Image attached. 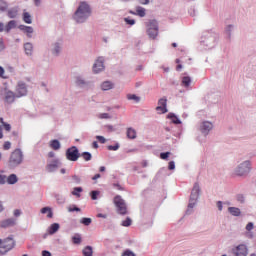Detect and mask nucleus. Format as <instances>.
<instances>
[{"label":"nucleus","mask_w":256,"mask_h":256,"mask_svg":"<svg viewBox=\"0 0 256 256\" xmlns=\"http://www.w3.org/2000/svg\"><path fill=\"white\" fill-rule=\"evenodd\" d=\"M199 197H201V186H199V182H195L191 190L189 203L185 215H193V209L197 205Z\"/></svg>","instance_id":"1"},{"label":"nucleus","mask_w":256,"mask_h":256,"mask_svg":"<svg viewBox=\"0 0 256 256\" xmlns=\"http://www.w3.org/2000/svg\"><path fill=\"white\" fill-rule=\"evenodd\" d=\"M89 15H91L89 4L87 2H81L74 14V19L77 23H85Z\"/></svg>","instance_id":"2"},{"label":"nucleus","mask_w":256,"mask_h":256,"mask_svg":"<svg viewBox=\"0 0 256 256\" xmlns=\"http://www.w3.org/2000/svg\"><path fill=\"white\" fill-rule=\"evenodd\" d=\"M219 39V34L214 32H206L202 36L201 45L207 47L208 49H213L217 45V40Z\"/></svg>","instance_id":"3"},{"label":"nucleus","mask_w":256,"mask_h":256,"mask_svg":"<svg viewBox=\"0 0 256 256\" xmlns=\"http://www.w3.org/2000/svg\"><path fill=\"white\" fill-rule=\"evenodd\" d=\"M23 160H24L23 151L20 148H16L10 154L8 165L10 167H19V165L23 163Z\"/></svg>","instance_id":"4"},{"label":"nucleus","mask_w":256,"mask_h":256,"mask_svg":"<svg viewBox=\"0 0 256 256\" xmlns=\"http://www.w3.org/2000/svg\"><path fill=\"white\" fill-rule=\"evenodd\" d=\"M251 173V161L246 160L237 165L234 169V175L237 177H247Z\"/></svg>","instance_id":"5"},{"label":"nucleus","mask_w":256,"mask_h":256,"mask_svg":"<svg viewBox=\"0 0 256 256\" xmlns=\"http://www.w3.org/2000/svg\"><path fill=\"white\" fill-rule=\"evenodd\" d=\"M12 249H15V240L12 237H8L2 240V246H0V255H6Z\"/></svg>","instance_id":"6"},{"label":"nucleus","mask_w":256,"mask_h":256,"mask_svg":"<svg viewBox=\"0 0 256 256\" xmlns=\"http://www.w3.org/2000/svg\"><path fill=\"white\" fill-rule=\"evenodd\" d=\"M114 205L119 215H127V204L121 196L117 195L114 197Z\"/></svg>","instance_id":"7"},{"label":"nucleus","mask_w":256,"mask_h":256,"mask_svg":"<svg viewBox=\"0 0 256 256\" xmlns=\"http://www.w3.org/2000/svg\"><path fill=\"white\" fill-rule=\"evenodd\" d=\"M2 99L4 101V103H7V105H11L12 103H15V99H17V95L15 94V92L5 88L2 91Z\"/></svg>","instance_id":"8"},{"label":"nucleus","mask_w":256,"mask_h":256,"mask_svg":"<svg viewBox=\"0 0 256 256\" xmlns=\"http://www.w3.org/2000/svg\"><path fill=\"white\" fill-rule=\"evenodd\" d=\"M147 34L150 39H155L159 35V25L157 21L152 20L148 24Z\"/></svg>","instance_id":"9"},{"label":"nucleus","mask_w":256,"mask_h":256,"mask_svg":"<svg viewBox=\"0 0 256 256\" xmlns=\"http://www.w3.org/2000/svg\"><path fill=\"white\" fill-rule=\"evenodd\" d=\"M79 157H81V154H79V149H77L75 146L67 149L66 159H68V161H77Z\"/></svg>","instance_id":"10"},{"label":"nucleus","mask_w":256,"mask_h":256,"mask_svg":"<svg viewBox=\"0 0 256 256\" xmlns=\"http://www.w3.org/2000/svg\"><path fill=\"white\" fill-rule=\"evenodd\" d=\"M14 94H16L17 99L25 97L27 95V84L18 82Z\"/></svg>","instance_id":"11"},{"label":"nucleus","mask_w":256,"mask_h":256,"mask_svg":"<svg viewBox=\"0 0 256 256\" xmlns=\"http://www.w3.org/2000/svg\"><path fill=\"white\" fill-rule=\"evenodd\" d=\"M212 130H213V123H211L210 121H204L200 124V132L205 137H207V135H209L210 131Z\"/></svg>","instance_id":"12"},{"label":"nucleus","mask_w":256,"mask_h":256,"mask_svg":"<svg viewBox=\"0 0 256 256\" xmlns=\"http://www.w3.org/2000/svg\"><path fill=\"white\" fill-rule=\"evenodd\" d=\"M249 255V248H247V245L240 244L236 247V253L235 256H246Z\"/></svg>","instance_id":"13"},{"label":"nucleus","mask_w":256,"mask_h":256,"mask_svg":"<svg viewBox=\"0 0 256 256\" xmlns=\"http://www.w3.org/2000/svg\"><path fill=\"white\" fill-rule=\"evenodd\" d=\"M105 69V66L103 65V58H98L96 62L93 65V71L94 73H101Z\"/></svg>","instance_id":"14"},{"label":"nucleus","mask_w":256,"mask_h":256,"mask_svg":"<svg viewBox=\"0 0 256 256\" xmlns=\"http://www.w3.org/2000/svg\"><path fill=\"white\" fill-rule=\"evenodd\" d=\"M16 223H17V221L15 219L8 218V219L0 222V227L2 229H7L8 227H15Z\"/></svg>","instance_id":"15"},{"label":"nucleus","mask_w":256,"mask_h":256,"mask_svg":"<svg viewBox=\"0 0 256 256\" xmlns=\"http://www.w3.org/2000/svg\"><path fill=\"white\" fill-rule=\"evenodd\" d=\"M57 167H59V160H54L46 166V169L48 173H53Z\"/></svg>","instance_id":"16"},{"label":"nucleus","mask_w":256,"mask_h":256,"mask_svg":"<svg viewBox=\"0 0 256 256\" xmlns=\"http://www.w3.org/2000/svg\"><path fill=\"white\" fill-rule=\"evenodd\" d=\"M228 213H230L232 217H241V209L238 207H228Z\"/></svg>","instance_id":"17"},{"label":"nucleus","mask_w":256,"mask_h":256,"mask_svg":"<svg viewBox=\"0 0 256 256\" xmlns=\"http://www.w3.org/2000/svg\"><path fill=\"white\" fill-rule=\"evenodd\" d=\"M167 119H170L174 125H181V119L175 113H169Z\"/></svg>","instance_id":"18"},{"label":"nucleus","mask_w":256,"mask_h":256,"mask_svg":"<svg viewBox=\"0 0 256 256\" xmlns=\"http://www.w3.org/2000/svg\"><path fill=\"white\" fill-rule=\"evenodd\" d=\"M59 223H53L49 228H48V233L49 235H55L59 231Z\"/></svg>","instance_id":"19"},{"label":"nucleus","mask_w":256,"mask_h":256,"mask_svg":"<svg viewBox=\"0 0 256 256\" xmlns=\"http://www.w3.org/2000/svg\"><path fill=\"white\" fill-rule=\"evenodd\" d=\"M15 27H17V21L11 20L7 25H5V32L9 33V31H11V29H15Z\"/></svg>","instance_id":"20"},{"label":"nucleus","mask_w":256,"mask_h":256,"mask_svg":"<svg viewBox=\"0 0 256 256\" xmlns=\"http://www.w3.org/2000/svg\"><path fill=\"white\" fill-rule=\"evenodd\" d=\"M233 29H235V26L233 24H229V25L226 26L225 35H226L227 39H231Z\"/></svg>","instance_id":"21"},{"label":"nucleus","mask_w":256,"mask_h":256,"mask_svg":"<svg viewBox=\"0 0 256 256\" xmlns=\"http://www.w3.org/2000/svg\"><path fill=\"white\" fill-rule=\"evenodd\" d=\"M19 181V178H17L16 174H11L7 177V183L8 185H15Z\"/></svg>","instance_id":"22"},{"label":"nucleus","mask_w":256,"mask_h":256,"mask_svg":"<svg viewBox=\"0 0 256 256\" xmlns=\"http://www.w3.org/2000/svg\"><path fill=\"white\" fill-rule=\"evenodd\" d=\"M49 145L54 151H59V149H61V143L59 140H52Z\"/></svg>","instance_id":"23"},{"label":"nucleus","mask_w":256,"mask_h":256,"mask_svg":"<svg viewBox=\"0 0 256 256\" xmlns=\"http://www.w3.org/2000/svg\"><path fill=\"white\" fill-rule=\"evenodd\" d=\"M126 135L128 139H137V131H135L133 128H128Z\"/></svg>","instance_id":"24"},{"label":"nucleus","mask_w":256,"mask_h":256,"mask_svg":"<svg viewBox=\"0 0 256 256\" xmlns=\"http://www.w3.org/2000/svg\"><path fill=\"white\" fill-rule=\"evenodd\" d=\"M24 51L26 55H33V44L31 43L24 44Z\"/></svg>","instance_id":"25"},{"label":"nucleus","mask_w":256,"mask_h":256,"mask_svg":"<svg viewBox=\"0 0 256 256\" xmlns=\"http://www.w3.org/2000/svg\"><path fill=\"white\" fill-rule=\"evenodd\" d=\"M41 213L43 215H45V213L47 214L48 219H52L53 218V211L51 210V207H44L41 209Z\"/></svg>","instance_id":"26"},{"label":"nucleus","mask_w":256,"mask_h":256,"mask_svg":"<svg viewBox=\"0 0 256 256\" xmlns=\"http://www.w3.org/2000/svg\"><path fill=\"white\" fill-rule=\"evenodd\" d=\"M169 110H167V98L164 97L161 99V113L165 114L167 113Z\"/></svg>","instance_id":"27"},{"label":"nucleus","mask_w":256,"mask_h":256,"mask_svg":"<svg viewBox=\"0 0 256 256\" xmlns=\"http://www.w3.org/2000/svg\"><path fill=\"white\" fill-rule=\"evenodd\" d=\"M23 21H24V23H27L28 25H31L33 23V20L31 18V14H29V12H24L23 13Z\"/></svg>","instance_id":"28"},{"label":"nucleus","mask_w":256,"mask_h":256,"mask_svg":"<svg viewBox=\"0 0 256 256\" xmlns=\"http://www.w3.org/2000/svg\"><path fill=\"white\" fill-rule=\"evenodd\" d=\"M19 29L24 31V33H27V35H31V33H33V27L31 26L20 25Z\"/></svg>","instance_id":"29"},{"label":"nucleus","mask_w":256,"mask_h":256,"mask_svg":"<svg viewBox=\"0 0 256 256\" xmlns=\"http://www.w3.org/2000/svg\"><path fill=\"white\" fill-rule=\"evenodd\" d=\"M112 87H113V83H111L109 81H105L101 85L102 91H109V90H111Z\"/></svg>","instance_id":"30"},{"label":"nucleus","mask_w":256,"mask_h":256,"mask_svg":"<svg viewBox=\"0 0 256 256\" xmlns=\"http://www.w3.org/2000/svg\"><path fill=\"white\" fill-rule=\"evenodd\" d=\"M136 15H138V17H145V15H146L145 8H143L141 6H137L136 7Z\"/></svg>","instance_id":"31"},{"label":"nucleus","mask_w":256,"mask_h":256,"mask_svg":"<svg viewBox=\"0 0 256 256\" xmlns=\"http://www.w3.org/2000/svg\"><path fill=\"white\" fill-rule=\"evenodd\" d=\"M83 255L84 256H93V247L91 246H86L84 249H83Z\"/></svg>","instance_id":"32"},{"label":"nucleus","mask_w":256,"mask_h":256,"mask_svg":"<svg viewBox=\"0 0 256 256\" xmlns=\"http://www.w3.org/2000/svg\"><path fill=\"white\" fill-rule=\"evenodd\" d=\"M182 85H183L184 87H189V86L191 85V77H189V76H184V77L182 78Z\"/></svg>","instance_id":"33"},{"label":"nucleus","mask_w":256,"mask_h":256,"mask_svg":"<svg viewBox=\"0 0 256 256\" xmlns=\"http://www.w3.org/2000/svg\"><path fill=\"white\" fill-rule=\"evenodd\" d=\"M17 15H18V11H17V9H15V8H12V9H10V10L8 11V17H9L10 19H15V17H17Z\"/></svg>","instance_id":"34"},{"label":"nucleus","mask_w":256,"mask_h":256,"mask_svg":"<svg viewBox=\"0 0 256 256\" xmlns=\"http://www.w3.org/2000/svg\"><path fill=\"white\" fill-rule=\"evenodd\" d=\"M80 157H82L83 159H84V161H91V159H92V155H91V153H89V152H83L81 155H80Z\"/></svg>","instance_id":"35"},{"label":"nucleus","mask_w":256,"mask_h":256,"mask_svg":"<svg viewBox=\"0 0 256 256\" xmlns=\"http://www.w3.org/2000/svg\"><path fill=\"white\" fill-rule=\"evenodd\" d=\"M72 241L74 243V245H80L81 243V235L76 234L72 237Z\"/></svg>","instance_id":"36"},{"label":"nucleus","mask_w":256,"mask_h":256,"mask_svg":"<svg viewBox=\"0 0 256 256\" xmlns=\"http://www.w3.org/2000/svg\"><path fill=\"white\" fill-rule=\"evenodd\" d=\"M92 221L93 220L91 218H82L80 220V223H82V225H85L86 227H89V225H91Z\"/></svg>","instance_id":"37"},{"label":"nucleus","mask_w":256,"mask_h":256,"mask_svg":"<svg viewBox=\"0 0 256 256\" xmlns=\"http://www.w3.org/2000/svg\"><path fill=\"white\" fill-rule=\"evenodd\" d=\"M9 5L7 4V1L0 0V11H7V8Z\"/></svg>","instance_id":"38"},{"label":"nucleus","mask_w":256,"mask_h":256,"mask_svg":"<svg viewBox=\"0 0 256 256\" xmlns=\"http://www.w3.org/2000/svg\"><path fill=\"white\" fill-rule=\"evenodd\" d=\"M131 223H133V220L126 218V220L122 221L121 225L122 227H131Z\"/></svg>","instance_id":"39"},{"label":"nucleus","mask_w":256,"mask_h":256,"mask_svg":"<svg viewBox=\"0 0 256 256\" xmlns=\"http://www.w3.org/2000/svg\"><path fill=\"white\" fill-rule=\"evenodd\" d=\"M83 191V188L81 187H76L74 188V190L72 191V195H75L76 197H81V193Z\"/></svg>","instance_id":"40"},{"label":"nucleus","mask_w":256,"mask_h":256,"mask_svg":"<svg viewBox=\"0 0 256 256\" xmlns=\"http://www.w3.org/2000/svg\"><path fill=\"white\" fill-rule=\"evenodd\" d=\"M127 99H129V101H136V103H139V97L135 94H128Z\"/></svg>","instance_id":"41"},{"label":"nucleus","mask_w":256,"mask_h":256,"mask_svg":"<svg viewBox=\"0 0 256 256\" xmlns=\"http://www.w3.org/2000/svg\"><path fill=\"white\" fill-rule=\"evenodd\" d=\"M68 211H69V213H73V211L79 212V211H81V208L77 207L76 205H70V206H68Z\"/></svg>","instance_id":"42"},{"label":"nucleus","mask_w":256,"mask_h":256,"mask_svg":"<svg viewBox=\"0 0 256 256\" xmlns=\"http://www.w3.org/2000/svg\"><path fill=\"white\" fill-rule=\"evenodd\" d=\"M170 155H171V152H162L161 159H163L164 161H167V159H169Z\"/></svg>","instance_id":"43"},{"label":"nucleus","mask_w":256,"mask_h":256,"mask_svg":"<svg viewBox=\"0 0 256 256\" xmlns=\"http://www.w3.org/2000/svg\"><path fill=\"white\" fill-rule=\"evenodd\" d=\"M3 149L4 151H9V149H11V142L9 141L4 142Z\"/></svg>","instance_id":"44"},{"label":"nucleus","mask_w":256,"mask_h":256,"mask_svg":"<svg viewBox=\"0 0 256 256\" xmlns=\"http://www.w3.org/2000/svg\"><path fill=\"white\" fill-rule=\"evenodd\" d=\"M7 183V177L3 174H0V185H5Z\"/></svg>","instance_id":"45"},{"label":"nucleus","mask_w":256,"mask_h":256,"mask_svg":"<svg viewBox=\"0 0 256 256\" xmlns=\"http://www.w3.org/2000/svg\"><path fill=\"white\" fill-rule=\"evenodd\" d=\"M236 199L239 203H245V196H243V194H238Z\"/></svg>","instance_id":"46"},{"label":"nucleus","mask_w":256,"mask_h":256,"mask_svg":"<svg viewBox=\"0 0 256 256\" xmlns=\"http://www.w3.org/2000/svg\"><path fill=\"white\" fill-rule=\"evenodd\" d=\"M168 169L169 171H175V161H170L168 163Z\"/></svg>","instance_id":"47"},{"label":"nucleus","mask_w":256,"mask_h":256,"mask_svg":"<svg viewBox=\"0 0 256 256\" xmlns=\"http://www.w3.org/2000/svg\"><path fill=\"white\" fill-rule=\"evenodd\" d=\"M125 23H127V25H135V20L131 19V18H124Z\"/></svg>","instance_id":"48"},{"label":"nucleus","mask_w":256,"mask_h":256,"mask_svg":"<svg viewBox=\"0 0 256 256\" xmlns=\"http://www.w3.org/2000/svg\"><path fill=\"white\" fill-rule=\"evenodd\" d=\"M122 256H136L131 250H126L123 252Z\"/></svg>","instance_id":"49"},{"label":"nucleus","mask_w":256,"mask_h":256,"mask_svg":"<svg viewBox=\"0 0 256 256\" xmlns=\"http://www.w3.org/2000/svg\"><path fill=\"white\" fill-rule=\"evenodd\" d=\"M97 195H99V191H92V192H91V199H92L93 201H96Z\"/></svg>","instance_id":"50"},{"label":"nucleus","mask_w":256,"mask_h":256,"mask_svg":"<svg viewBox=\"0 0 256 256\" xmlns=\"http://www.w3.org/2000/svg\"><path fill=\"white\" fill-rule=\"evenodd\" d=\"M109 113H102L99 115V119H110Z\"/></svg>","instance_id":"51"},{"label":"nucleus","mask_w":256,"mask_h":256,"mask_svg":"<svg viewBox=\"0 0 256 256\" xmlns=\"http://www.w3.org/2000/svg\"><path fill=\"white\" fill-rule=\"evenodd\" d=\"M109 151H117L119 149V144L108 146Z\"/></svg>","instance_id":"52"},{"label":"nucleus","mask_w":256,"mask_h":256,"mask_svg":"<svg viewBox=\"0 0 256 256\" xmlns=\"http://www.w3.org/2000/svg\"><path fill=\"white\" fill-rule=\"evenodd\" d=\"M253 227H254L253 222H249V223L246 225V231H253Z\"/></svg>","instance_id":"53"},{"label":"nucleus","mask_w":256,"mask_h":256,"mask_svg":"<svg viewBox=\"0 0 256 256\" xmlns=\"http://www.w3.org/2000/svg\"><path fill=\"white\" fill-rule=\"evenodd\" d=\"M59 51H60L59 44H55V47H54V50H53V54L54 55H59Z\"/></svg>","instance_id":"54"},{"label":"nucleus","mask_w":256,"mask_h":256,"mask_svg":"<svg viewBox=\"0 0 256 256\" xmlns=\"http://www.w3.org/2000/svg\"><path fill=\"white\" fill-rule=\"evenodd\" d=\"M96 139H97V141H99V143H106V139H105V137H103V136H96Z\"/></svg>","instance_id":"55"},{"label":"nucleus","mask_w":256,"mask_h":256,"mask_svg":"<svg viewBox=\"0 0 256 256\" xmlns=\"http://www.w3.org/2000/svg\"><path fill=\"white\" fill-rule=\"evenodd\" d=\"M113 187H115L118 191H123V186H121L119 183L112 184Z\"/></svg>","instance_id":"56"},{"label":"nucleus","mask_w":256,"mask_h":256,"mask_svg":"<svg viewBox=\"0 0 256 256\" xmlns=\"http://www.w3.org/2000/svg\"><path fill=\"white\" fill-rule=\"evenodd\" d=\"M217 207H218V211H223V202L222 201H218L216 203Z\"/></svg>","instance_id":"57"},{"label":"nucleus","mask_w":256,"mask_h":256,"mask_svg":"<svg viewBox=\"0 0 256 256\" xmlns=\"http://www.w3.org/2000/svg\"><path fill=\"white\" fill-rule=\"evenodd\" d=\"M3 127H4L5 131H11V124H8V123L5 122L3 124Z\"/></svg>","instance_id":"58"},{"label":"nucleus","mask_w":256,"mask_h":256,"mask_svg":"<svg viewBox=\"0 0 256 256\" xmlns=\"http://www.w3.org/2000/svg\"><path fill=\"white\" fill-rule=\"evenodd\" d=\"M5 49V44H3V39H0V51Z\"/></svg>","instance_id":"59"},{"label":"nucleus","mask_w":256,"mask_h":256,"mask_svg":"<svg viewBox=\"0 0 256 256\" xmlns=\"http://www.w3.org/2000/svg\"><path fill=\"white\" fill-rule=\"evenodd\" d=\"M97 179H101V174H96L92 177L93 181H97Z\"/></svg>","instance_id":"60"},{"label":"nucleus","mask_w":256,"mask_h":256,"mask_svg":"<svg viewBox=\"0 0 256 256\" xmlns=\"http://www.w3.org/2000/svg\"><path fill=\"white\" fill-rule=\"evenodd\" d=\"M42 256H51V252L44 250L42 251Z\"/></svg>","instance_id":"61"},{"label":"nucleus","mask_w":256,"mask_h":256,"mask_svg":"<svg viewBox=\"0 0 256 256\" xmlns=\"http://www.w3.org/2000/svg\"><path fill=\"white\" fill-rule=\"evenodd\" d=\"M3 31H5V24L0 22V33H3Z\"/></svg>","instance_id":"62"},{"label":"nucleus","mask_w":256,"mask_h":256,"mask_svg":"<svg viewBox=\"0 0 256 256\" xmlns=\"http://www.w3.org/2000/svg\"><path fill=\"white\" fill-rule=\"evenodd\" d=\"M139 3H141V5H149V0H139Z\"/></svg>","instance_id":"63"},{"label":"nucleus","mask_w":256,"mask_h":256,"mask_svg":"<svg viewBox=\"0 0 256 256\" xmlns=\"http://www.w3.org/2000/svg\"><path fill=\"white\" fill-rule=\"evenodd\" d=\"M19 215H21V210H18V209L14 210V216L19 217Z\"/></svg>","instance_id":"64"}]
</instances>
